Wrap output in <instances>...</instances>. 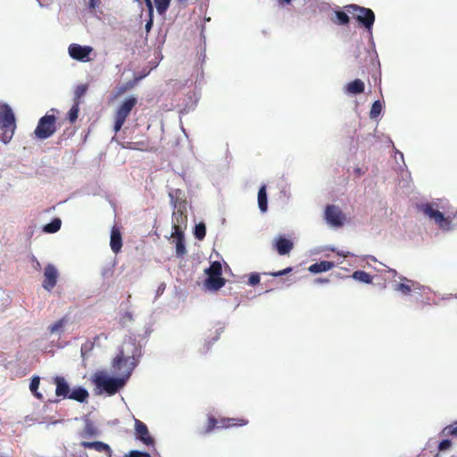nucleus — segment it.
Returning <instances> with one entry per match:
<instances>
[{
    "label": "nucleus",
    "mask_w": 457,
    "mask_h": 457,
    "mask_svg": "<svg viewBox=\"0 0 457 457\" xmlns=\"http://www.w3.org/2000/svg\"><path fill=\"white\" fill-rule=\"evenodd\" d=\"M206 235V227L204 222H200L195 226L194 236L198 240H203Z\"/></svg>",
    "instance_id": "obj_31"
},
{
    "label": "nucleus",
    "mask_w": 457,
    "mask_h": 457,
    "mask_svg": "<svg viewBox=\"0 0 457 457\" xmlns=\"http://www.w3.org/2000/svg\"><path fill=\"white\" fill-rule=\"evenodd\" d=\"M223 331V327H220L216 329L217 336L213 338V342L217 341L219 338L220 334Z\"/></svg>",
    "instance_id": "obj_49"
},
{
    "label": "nucleus",
    "mask_w": 457,
    "mask_h": 457,
    "mask_svg": "<svg viewBox=\"0 0 457 457\" xmlns=\"http://www.w3.org/2000/svg\"><path fill=\"white\" fill-rule=\"evenodd\" d=\"M291 270H292V268L291 267H287V268H286L284 270H278L277 272H273L271 275L273 277H281V276L288 274L289 272H291Z\"/></svg>",
    "instance_id": "obj_44"
},
{
    "label": "nucleus",
    "mask_w": 457,
    "mask_h": 457,
    "mask_svg": "<svg viewBox=\"0 0 457 457\" xmlns=\"http://www.w3.org/2000/svg\"><path fill=\"white\" fill-rule=\"evenodd\" d=\"M68 52L72 59L86 62L90 61V54L93 52V47L73 43L69 46Z\"/></svg>",
    "instance_id": "obj_11"
},
{
    "label": "nucleus",
    "mask_w": 457,
    "mask_h": 457,
    "mask_svg": "<svg viewBox=\"0 0 457 457\" xmlns=\"http://www.w3.org/2000/svg\"><path fill=\"white\" fill-rule=\"evenodd\" d=\"M444 430L447 432V435L457 436V421L446 427Z\"/></svg>",
    "instance_id": "obj_39"
},
{
    "label": "nucleus",
    "mask_w": 457,
    "mask_h": 457,
    "mask_svg": "<svg viewBox=\"0 0 457 457\" xmlns=\"http://www.w3.org/2000/svg\"><path fill=\"white\" fill-rule=\"evenodd\" d=\"M62 220L59 218H54L49 223L43 227V231L46 233L53 234L60 230Z\"/></svg>",
    "instance_id": "obj_24"
},
{
    "label": "nucleus",
    "mask_w": 457,
    "mask_h": 457,
    "mask_svg": "<svg viewBox=\"0 0 457 457\" xmlns=\"http://www.w3.org/2000/svg\"><path fill=\"white\" fill-rule=\"evenodd\" d=\"M175 212H177V210H173V213H172L173 224L179 225L180 223H183L187 220L186 212L181 213V216L179 214H175Z\"/></svg>",
    "instance_id": "obj_37"
},
{
    "label": "nucleus",
    "mask_w": 457,
    "mask_h": 457,
    "mask_svg": "<svg viewBox=\"0 0 457 457\" xmlns=\"http://www.w3.org/2000/svg\"><path fill=\"white\" fill-rule=\"evenodd\" d=\"M112 267H105L102 270V276L104 278H108V277L112 276Z\"/></svg>",
    "instance_id": "obj_46"
},
{
    "label": "nucleus",
    "mask_w": 457,
    "mask_h": 457,
    "mask_svg": "<svg viewBox=\"0 0 457 457\" xmlns=\"http://www.w3.org/2000/svg\"><path fill=\"white\" fill-rule=\"evenodd\" d=\"M352 277L353 279L365 284H370L372 282V277L368 272L363 270L354 271Z\"/></svg>",
    "instance_id": "obj_26"
},
{
    "label": "nucleus",
    "mask_w": 457,
    "mask_h": 457,
    "mask_svg": "<svg viewBox=\"0 0 457 457\" xmlns=\"http://www.w3.org/2000/svg\"><path fill=\"white\" fill-rule=\"evenodd\" d=\"M334 267H335V263L333 262L321 261V262H315V263L312 264L308 270L310 272H312L313 274H318V273L328 271Z\"/></svg>",
    "instance_id": "obj_21"
},
{
    "label": "nucleus",
    "mask_w": 457,
    "mask_h": 457,
    "mask_svg": "<svg viewBox=\"0 0 457 457\" xmlns=\"http://www.w3.org/2000/svg\"><path fill=\"white\" fill-rule=\"evenodd\" d=\"M62 420H54V421H52L50 423L47 424V427L51 426V425H56L58 423H62Z\"/></svg>",
    "instance_id": "obj_51"
},
{
    "label": "nucleus",
    "mask_w": 457,
    "mask_h": 457,
    "mask_svg": "<svg viewBox=\"0 0 457 457\" xmlns=\"http://www.w3.org/2000/svg\"><path fill=\"white\" fill-rule=\"evenodd\" d=\"M16 129V119L11 106L5 103H0V129L4 131L1 141L7 144L13 137Z\"/></svg>",
    "instance_id": "obj_3"
},
{
    "label": "nucleus",
    "mask_w": 457,
    "mask_h": 457,
    "mask_svg": "<svg viewBox=\"0 0 457 457\" xmlns=\"http://www.w3.org/2000/svg\"><path fill=\"white\" fill-rule=\"evenodd\" d=\"M59 277L58 270L54 264H47L44 270V281L42 287L45 290L51 292L56 286Z\"/></svg>",
    "instance_id": "obj_13"
},
{
    "label": "nucleus",
    "mask_w": 457,
    "mask_h": 457,
    "mask_svg": "<svg viewBox=\"0 0 457 457\" xmlns=\"http://www.w3.org/2000/svg\"><path fill=\"white\" fill-rule=\"evenodd\" d=\"M88 396V391L85 387L78 386L73 387L72 390H71L68 399L74 400L80 403H83L87 401Z\"/></svg>",
    "instance_id": "obj_19"
},
{
    "label": "nucleus",
    "mask_w": 457,
    "mask_h": 457,
    "mask_svg": "<svg viewBox=\"0 0 457 457\" xmlns=\"http://www.w3.org/2000/svg\"><path fill=\"white\" fill-rule=\"evenodd\" d=\"M87 90V86L85 84L77 86V87L75 88V91H74V102L75 101L80 102V98L86 94Z\"/></svg>",
    "instance_id": "obj_33"
},
{
    "label": "nucleus",
    "mask_w": 457,
    "mask_h": 457,
    "mask_svg": "<svg viewBox=\"0 0 457 457\" xmlns=\"http://www.w3.org/2000/svg\"><path fill=\"white\" fill-rule=\"evenodd\" d=\"M97 434L98 431L97 428L95 427L94 423L90 420L86 419L85 428L83 432L81 433V436L87 438L97 436Z\"/></svg>",
    "instance_id": "obj_23"
},
{
    "label": "nucleus",
    "mask_w": 457,
    "mask_h": 457,
    "mask_svg": "<svg viewBox=\"0 0 457 457\" xmlns=\"http://www.w3.org/2000/svg\"><path fill=\"white\" fill-rule=\"evenodd\" d=\"M345 9L353 15V17L356 20V21L362 27H364L367 31L370 34V42L374 45L372 38V28L375 22V13L374 12L363 6H360L355 4H351L345 6Z\"/></svg>",
    "instance_id": "obj_4"
},
{
    "label": "nucleus",
    "mask_w": 457,
    "mask_h": 457,
    "mask_svg": "<svg viewBox=\"0 0 457 457\" xmlns=\"http://www.w3.org/2000/svg\"><path fill=\"white\" fill-rule=\"evenodd\" d=\"M56 131V117L54 114L46 113L41 117L34 130V135L40 140L52 137Z\"/></svg>",
    "instance_id": "obj_6"
},
{
    "label": "nucleus",
    "mask_w": 457,
    "mask_h": 457,
    "mask_svg": "<svg viewBox=\"0 0 457 457\" xmlns=\"http://www.w3.org/2000/svg\"><path fill=\"white\" fill-rule=\"evenodd\" d=\"M140 356L141 346L137 343L136 338L129 337L125 340L119 354L112 361V368L119 376L112 377L105 371H96L92 377L96 394H105L111 396L122 389L137 365Z\"/></svg>",
    "instance_id": "obj_1"
},
{
    "label": "nucleus",
    "mask_w": 457,
    "mask_h": 457,
    "mask_svg": "<svg viewBox=\"0 0 457 457\" xmlns=\"http://www.w3.org/2000/svg\"><path fill=\"white\" fill-rule=\"evenodd\" d=\"M39 383L40 378L38 376H34L29 383V390L32 392L35 397H37V399H42V394L37 391Z\"/></svg>",
    "instance_id": "obj_27"
},
{
    "label": "nucleus",
    "mask_w": 457,
    "mask_h": 457,
    "mask_svg": "<svg viewBox=\"0 0 457 457\" xmlns=\"http://www.w3.org/2000/svg\"><path fill=\"white\" fill-rule=\"evenodd\" d=\"M55 385V395L58 397L68 398L71 393V388L63 377L56 376L54 378Z\"/></svg>",
    "instance_id": "obj_16"
},
{
    "label": "nucleus",
    "mask_w": 457,
    "mask_h": 457,
    "mask_svg": "<svg viewBox=\"0 0 457 457\" xmlns=\"http://www.w3.org/2000/svg\"><path fill=\"white\" fill-rule=\"evenodd\" d=\"M401 283L394 284L393 287L395 291L400 292L403 295H411V293L421 294V291L425 289V287L420 285L419 282L408 279L405 277H401Z\"/></svg>",
    "instance_id": "obj_10"
},
{
    "label": "nucleus",
    "mask_w": 457,
    "mask_h": 457,
    "mask_svg": "<svg viewBox=\"0 0 457 457\" xmlns=\"http://www.w3.org/2000/svg\"><path fill=\"white\" fill-rule=\"evenodd\" d=\"M65 322L66 321H65L64 319H61L58 321H56L55 323H54L53 325H51L49 327V329H50L51 333L52 334L59 333L62 330V328H63Z\"/></svg>",
    "instance_id": "obj_35"
},
{
    "label": "nucleus",
    "mask_w": 457,
    "mask_h": 457,
    "mask_svg": "<svg viewBox=\"0 0 457 457\" xmlns=\"http://www.w3.org/2000/svg\"><path fill=\"white\" fill-rule=\"evenodd\" d=\"M236 420L235 419H221L220 420H218L214 417H209L208 423L205 428L204 433H210L212 432L215 428H227L234 426H245L247 424L246 420H238L239 423L236 424L234 423Z\"/></svg>",
    "instance_id": "obj_12"
},
{
    "label": "nucleus",
    "mask_w": 457,
    "mask_h": 457,
    "mask_svg": "<svg viewBox=\"0 0 457 457\" xmlns=\"http://www.w3.org/2000/svg\"><path fill=\"white\" fill-rule=\"evenodd\" d=\"M133 320L131 312H125L123 317L121 318L122 326H126L128 321H131Z\"/></svg>",
    "instance_id": "obj_45"
},
{
    "label": "nucleus",
    "mask_w": 457,
    "mask_h": 457,
    "mask_svg": "<svg viewBox=\"0 0 457 457\" xmlns=\"http://www.w3.org/2000/svg\"><path fill=\"white\" fill-rule=\"evenodd\" d=\"M110 246L113 253H118L122 247V238L120 230L113 227L111 232Z\"/></svg>",
    "instance_id": "obj_20"
},
{
    "label": "nucleus",
    "mask_w": 457,
    "mask_h": 457,
    "mask_svg": "<svg viewBox=\"0 0 457 457\" xmlns=\"http://www.w3.org/2000/svg\"><path fill=\"white\" fill-rule=\"evenodd\" d=\"M170 198V204L173 210H177L175 214L187 212V198L186 194L183 190L176 188L170 189L168 193Z\"/></svg>",
    "instance_id": "obj_9"
},
{
    "label": "nucleus",
    "mask_w": 457,
    "mask_h": 457,
    "mask_svg": "<svg viewBox=\"0 0 457 457\" xmlns=\"http://www.w3.org/2000/svg\"><path fill=\"white\" fill-rule=\"evenodd\" d=\"M207 278L204 280V287L212 292H216L225 286L226 279L222 278V267L219 261L212 262L204 270Z\"/></svg>",
    "instance_id": "obj_5"
},
{
    "label": "nucleus",
    "mask_w": 457,
    "mask_h": 457,
    "mask_svg": "<svg viewBox=\"0 0 457 457\" xmlns=\"http://www.w3.org/2000/svg\"><path fill=\"white\" fill-rule=\"evenodd\" d=\"M180 4H185L187 0H178Z\"/></svg>",
    "instance_id": "obj_54"
},
{
    "label": "nucleus",
    "mask_w": 457,
    "mask_h": 457,
    "mask_svg": "<svg viewBox=\"0 0 457 457\" xmlns=\"http://www.w3.org/2000/svg\"><path fill=\"white\" fill-rule=\"evenodd\" d=\"M99 3V0H89L88 1V7L90 9H95Z\"/></svg>",
    "instance_id": "obj_48"
},
{
    "label": "nucleus",
    "mask_w": 457,
    "mask_h": 457,
    "mask_svg": "<svg viewBox=\"0 0 457 457\" xmlns=\"http://www.w3.org/2000/svg\"><path fill=\"white\" fill-rule=\"evenodd\" d=\"M396 154H398L402 160H403V154L400 151H396Z\"/></svg>",
    "instance_id": "obj_53"
},
{
    "label": "nucleus",
    "mask_w": 457,
    "mask_h": 457,
    "mask_svg": "<svg viewBox=\"0 0 457 457\" xmlns=\"http://www.w3.org/2000/svg\"><path fill=\"white\" fill-rule=\"evenodd\" d=\"M348 14L350 13L346 10L345 12L337 10L335 12L336 20H333V21L338 25H347L350 21Z\"/></svg>",
    "instance_id": "obj_25"
},
{
    "label": "nucleus",
    "mask_w": 457,
    "mask_h": 457,
    "mask_svg": "<svg viewBox=\"0 0 457 457\" xmlns=\"http://www.w3.org/2000/svg\"><path fill=\"white\" fill-rule=\"evenodd\" d=\"M148 12H154V4L152 0H145Z\"/></svg>",
    "instance_id": "obj_47"
},
{
    "label": "nucleus",
    "mask_w": 457,
    "mask_h": 457,
    "mask_svg": "<svg viewBox=\"0 0 457 457\" xmlns=\"http://www.w3.org/2000/svg\"><path fill=\"white\" fill-rule=\"evenodd\" d=\"M434 203H422L417 204L419 212H422L425 216L433 220L435 224L444 232L452 231L454 228L453 219L457 220V211L451 215L445 216V214L435 208Z\"/></svg>",
    "instance_id": "obj_2"
},
{
    "label": "nucleus",
    "mask_w": 457,
    "mask_h": 457,
    "mask_svg": "<svg viewBox=\"0 0 457 457\" xmlns=\"http://www.w3.org/2000/svg\"><path fill=\"white\" fill-rule=\"evenodd\" d=\"M273 246L279 255H286L293 249L294 244L290 239L279 236L274 239Z\"/></svg>",
    "instance_id": "obj_15"
},
{
    "label": "nucleus",
    "mask_w": 457,
    "mask_h": 457,
    "mask_svg": "<svg viewBox=\"0 0 457 457\" xmlns=\"http://www.w3.org/2000/svg\"><path fill=\"white\" fill-rule=\"evenodd\" d=\"M172 230V236L175 237L176 240H178V238H180V237L181 238H185L184 233L179 228V225L173 224Z\"/></svg>",
    "instance_id": "obj_38"
},
{
    "label": "nucleus",
    "mask_w": 457,
    "mask_h": 457,
    "mask_svg": "<svg viewBox=\"0 0 457 457\" xmlns=\"http://www.w3.org/2000/svg\"><path fill=\"white\" fill-rule=\"evenodd\" d=\"M79 101H75L68 112V119L71 123H74L78 119L79 112Z\"/></svg>",
    "instance_id": "obj_28"
},
{
    "label": "nucleus",
    "mask_w": 457,
    "mask_h": 457,
    "mask_svg": "<svg viewBox=\"0 0 457 457\" xmlns=\"http://www.w3.org/2000/svg\"><path fill=\"white\" fill-rule=\"evenodd\" d=\"M324 219L329 226L334 228L342 227L346 220L342 210L334 204H328L326 206Z\"/></svg>",
    "instance_id": "obj_8"
},
{
    "label": "nucleus",
    "mask_w": 457,
    "mask_h": 457,
    "mask_svg": "<svg viewBox=\"0 0 457 457\" xmlns=\"http://www.w3.org/2000/svg\"><path fill=\"white\" fill-rule=\"evenodd\" d=\"M187 253L185 238H178L176 240V256L178 258L183 257Z\"/></svg>",
    "instance_id": "obj_32"
},
{
    "label": "nucleus",
    "mask_w": 457,
    "mask_h": 457,
    "mask_svg": "<svg viewBox=\"0 0 457 457\" xmlns=\"http://www.w3.org/2000/svg\"><path fill=\"white\" fill-rule=\"evenodd\" d=\"M354 172L359 175V176H361L364 174V171L361 169V168H355L354 169Z\"/></svg>",
    "instance_id": "obj_50"
},
{
    "label": "nucleus",
    "mask_w": 457,
    "mask_h": 457,
    "mask_svg": "<svg viewBox=\"0 0 457 457\" xmlns=\"http://www.w3.org/2000/svg\"><path fill=\"white\" fill-rule=\"evenodd\" d=\"M364 83L360 79H355L354 80L345 85L344 91L347 95L356 96L361 94L364 91Z\"/></svg>",
    "instance_id": "obj_18"
},
{
    "label": "nucleus",
    "mask_w": 457,
    "mask_h": 457,
    "mask_svg": "<svg viewBox=\"0 0 457 457\" xmlns=\"http://www.w3.org/2000/svg\"><path fill=\"white\" fill-rule=\"evenodd\" d=\"M93 347H94V343H92L91 341L85 342L81 345V348H80L81 357L83 359H86L87 353L92 351Z\"/></svg>",
    "instance_id": "obj_34"
},
{
    "label": "nucleus",
    "mask_w": 457,
    "mask_h": 457,
    "mask_svg": "<svg viewBox=\"0 0 457 457\" xmlns=\"http://www.w3.org/2000/svg\"><path fill=\"white\" fill-rule=\"evenodd\" d=\"M154 5L156 8V11L160 15H162L166 12V11L168 10L170 4V0H154Z\"/></svg>",
    "instance_id": "obj_30"
},
{
    "label": "nucleus",
    "mask_w": 457,
    "mask_h": 457,
    "mask_svg": "<svg viewBox=\"0 0 457 457\" xmlns=\"http://www.w3.org/2000/svg\"><path fill=\"white\" fill-rule=\"evenodd\" d=\"M137 103V97L130 96L127 97L119 106L115 113V121L113 125V130L115 133L121 129L123 124L126 121V119L129 115L132 109L136 106Z\"/></svg>",
    "instance_id": "obj_7"
},
{
    "label": "nucleus",
    "mask_w": 457,
    "mask_h": 457,
    "mask_svg": "<svg viewBox=\"0 0 457 457\" xmlns=\"http://www.w3.org/2000/svg\"><path fill=\"white\" fill-rule=\"evenodd\" d=\"M292 0H280V3L281 4H288L291 3Z\"/></svg>",
    "instance_id": "obj_52"
},
{
    "label": "nucleus",
    "mask_w": 457,
    "mask_h": 457,
    "mask_svg": "<svg viewBox=\"0 0 457 457\" xmlns=\"http://www.w3.org/2000/svg\"><path fill=\"white\" fill-rule=\"evenodd\" d=\"M149 19L145 23V29L146 33H149L154 24V12H148Z\"/></svg>",
    "instance_id": "obj_43"
},
{
    "label": "nucleus",
    "mask_w": 457,
    "mask_h": 457,
    "mask_svg": "<svg viewBox=\"0 0 457 457\" xmlns=\"http://www.w3.org/2000/svg\"><path fill=\"white\" fill-rule=\"evenodd\" d=\"M124 457H152L151 454L147 452L132 450L126 453Z\"/></svg>",
    "instance_id": "obj_36"
},
{
    "label": "nucleus",
    "mask_w": 457,
    "mask_h": 457,
    "mask_svg": "<svg viewBox=\"0 0 457 457\" xmlns=\"http://www.w3.org/2000/svg\"><path fill=\"white\" fill-rule=\"evenodd\" d=\"M452 446V442L449 439L442 440L438 445L439 451L448 450Z\"/></svg>",
    "instance_id": "obj_42"
},
{
    "label": "nucleus",
    "mask_w": 457,
    "mask_h": 457,
    "mask_svg": "<svg viewBox=\"0 0 457 457\" xmlns=\"http://www.w3.org/2000/svg\"><path fill=\"white\" fill-rule=\"evenodd\" d=\"M81 446L85 449H94L98 453H104L108 457H112V451L109 445L101 442V441H94V442H87L83 441L81 442Z\"/></svg>",
    "instance_id": "obj_17"
},
{
    "label": "nucleus",
    "mask_w": 457,
    "mask_h": 457,
    "mask_svg": "<svg viewBox=\"0 0 457 457\" xmlns=\"http://www.w3.org/2000/svg\"><path fill=\"white\" fill-rule=\"evenodd\" d=\"M135 430L137 436V439H139L145 445H154V440L149 434L147 426L140 421L139 420H135Z\"/></svg>",
    "instance_id": "obj_14"
},
{
    "label": "nucleus",
    "mask_w": 457,
    "mask_h": 457,
    "mask_svg": "<svg viewBox=\"0 0 457 457\" xmlns=\"http://www.w3.org/2000/svg\"><path fill=\"white\" fill-rule=\"evenodd\" d=\"M382 108H383V105H382L381 101L376 100L371 105V109L370 112V118L372 120L378 118L382 112Z\"/></svg>",
    "instance_id": "obj_29"
},
{
    "label": "nucleus",
    "mask_w": 457,
    "mask_h": 457,
    "mask_svg": "<svg viewBox=\"0 0 457 457\" xmlns=\"http://www.w3.org/2000/svg\"><path fill=\"white\" fill-rule=\"evenodd\" d=\"M370 258L371 260H373V261H375V260H376V259H375V257H373V256H370Z\"/></svg>",
    "instance_id": "obj_55"
},
{
    "label": "nucleus",
    "mask_w": 457,
    "mask_h": 457,
    "mask_svg": "<svg viewBox=\"0 0 457 457\" xmlns=\"http://www.w3.org/2000/svg\"><path fill=\"white\" fill-rule=\"evenodd\" d=\"M144 145V142H129L125 147L132 150H142Z\"/></svg>",
    "instance_id": "obj_40"
},
{
    "label": "nucleus",
    "mask_w": 457,
    "mask_h": 457,
    "mask_svg": "<svg viewBox=\"0 0 457 457\" xmlns=\"http://www.w3.org/2000/svg\"><path fill=\"white\" fill-rule=\"evenodd\" d=\"M248 283L251 286H256L260 283V276L258 273H251L249 276Z\"/></svg>",
    "instance_id": "obj_41"
},
{
    "label": "nucleus",
    "mask_w": 457,
    "mask_h": 457,
    "mask_svg": "<svg viewBox=\"0 0 457 457\" xmlns=\"http://www.w3.org/2000/svg\"><path fill=\"white\" fill-rule=\"evenodd\" d=\"M258 206L260 211L263 213L268 210V195L266 190V185L261 186L258 191Z\"/></svg>",
    "instance_id": "obj_22"
}]
</instances>
